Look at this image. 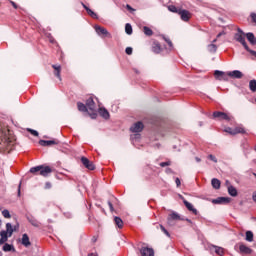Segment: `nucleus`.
I'll list each match as a JSON object with an SVG mask.
<instances>
[{
    "label": "nucleus",
    "instance_id": "13d9d810",
    "mask_svg": "<svg viewBox=\"0 0 256 256\" xmlns=\"http://www.w3.org/2000/svg\"><path fill=\"white\" fill-rule=\"evenodd\" d=\"M166 173H168V174H169V173H173V170H172L171 168H167V169H166Z\"/></svg>",
    "mask_w": 256,
    "mask_h": 256
},
{
    "label": "nucleus",
    "instance_id": "1a4fd4ad",
    "mask_svg": "<svg viewBox=\"0 0 256 256\" xmlns=\"http://www.w3.org/2000/svg\"><path fill=\"white\" fill-rule=\"evenodd\" d=\"M143 122H136L130 127L131 133H141L143 131Z\"/></svg>",
    "mask_w": 256,
    "mask_h": 256
},
{
    "label": "nucleus",
    "instance_id": "bb28decb",
    "mask_svg": "<svg viewBox=\"0 0 256 256\" xmlns=\"http://www.w3.org/2000/svg\"><path fill=\"white\" fill-rule=\"evenodd\" d=\"M28 221L31 223V225H33V227H40L41 225V223H39V221H37V219L34 217H28Z\"/></svg>",
    "mask_w": 256,
    "mask_h": 256
},
{
    "label": "nucleus",
    "instance_id": "9d476101",
    "mask_svg": "<svg viewBox=\"0 0 256 256\" xmlns=\"http://www.w3.org/2000/svg\"><path fill=\"white\" fill-rule=\"evenodd\" d=\"M140 254L142 256H155V251L153 250V248L143 246L142 248H140Z\"/></svg>",
    "mask_w": 256,
    "mask_h": 256
},
{
    "label": "nucleus",
    "instance_id": "680f3d73",
    "mask_svg": "<svg viewBox=\"0 0 256 256\" xmlns=\"http://www.w3.org/2000/svg\"><path fill=\"white\" fill-rule=\"evenodd\" d=\"M140 138H141V135H139V134L134 135V139H140Z\"/></svg>",
    "mask_w": 256,
    "mask_h": 256
},
{
    "label": "nucleus",
    "instance_id": "2f4dec72",
    "mask_svg": "<svg viewBox=\"0 0 256 256\" xmlns=\"http://www.w3.org/2000/svg\"><path fill=\"white\" fill-rule=\"evenodd\" d=\"M249 89L252 91V93L256 92V80H250Z\"/></svg>",
    "mask_w": 256,
    "mask_h": 256
},
{
    "label": "nucleus",
    "instance_id": "603ef678",
    "mask_svg": "<svg viewBox=\"0 0 256 256\" xmlns=\"http://www.w3.org/2000/svg\"><path fill=\"white\" fill-rule=\"evenodd\" d=\"M126 9H128V11H135V9H133L129 4L126 5Z\"/></svg>",
    "mask_w": 256,
    "mask_h": 256
},
{
    "label": "nucleus",
    "instance_id": "e433bc0d",
    "mask_svg": "<svg viewBox=\"0 0 256 256\" xmlns=\"http://www.w3.org/2000/svg\"><path fill=\"white\" fill-rule=\"evenodd\" d=\"M144 33L148 36L151 37V35H153V30H151V28L144 26Z\"/></svg>",
    "mask_w": 256,
    "mask_h": 256
},
{
    "label": "nucleus",
    "instance_id": "69168bd1",
    "mask_svg": "<svg viewBox=\"0 0 256 256\" xmlns=\"http://www.w3.org/2000/svg\"><path fill=\"white\" fill-rule=\"evenodd\" d=\"M226 185H228V187H229V185H231L229 180H226Z\"/></svg>",
    "mask_w": 256,
    "mask_h": 256
},
{
    "label": "nucleus",
    "instance_id": "72a5a7b5",
    "mask_svg": "<svg viewBox=\"0 0 256 256\" xmlns=\"http://www.w3.org/2000/svg\"><path fill=\"white\" fill-rule=\"evenodd\" d=\"M125 32L127 33V35H133V27L131 26V24L127 23L125 25Z\"/></svg>",
    "mask_w": 256,
    "mask_h": 256
},
{
    "label": "nucleus",
    "instance_id": "c756f323",
    "mask_svg": "<svg viewBox=\"0 0 256 256\" xmlns=\"http://www.w3.org/2000/svg\"><path fill=\"white\" fill-rule=\"evenodd\" d=\"M153 53H161V44L160 43H154L152 47Z\"/></svg>",
    "mask_w": 256,
    "mask_h": 256
},
{
    "label": "nucleus",
    "instance_id": "f704fd0d",
    "mask_svg": "<svg viewBox=\"0 0 256 256\" xmlns=\"http://www.w3.org/2000/svg\"><path fill=\"white\" fill-rule=\"evenodd\" d=\"M246 241H248L249 243H252V241H253V232L252 231L246 232Z\"/></svg>",
    "mask_w": 256,
    "mask_h": 256
},
{
    "label": "nucleus",
    "instance_id": "79ce46f5",
    "mask_svg": "<svg viewBox=\"0 0 256 256\" xmlns=\"http://www.w3.org/2000/svg\"><path fill=\"white\" fill-rule=\"evenodd\" d=\"M126 55H133V48L132 47H127L125 49Z\"/></svg>",
    "mask_w": 256,
    "mask_h": 256
},
{
    "label": "nucleus",
    "instance_id": "cd10ccee",
    "mask_svg": "<svg viewBox=\"0 0 256 256\" xmlns=\"http://www.w3.org/2000/svg\"><path fill=\"white\" fill-rule=\"evenodd\" d=\"M233 135H237L239 133L245 134V128H243V126H238L234 128V132H232Z\"/></svg>",
    "mask_w": 256,
    "mask_h": 256
},
{
    "label": "nucleus",
    "instance_id": "c85d7f7f",
    "mask_svg": "<svg viewBox=\"0 0 256 256\" xmlns=\"http://www.w3.org/2000/svg\"><path fill=\"white\" fill-rule=\"evenodd\" d=\"M78 111H81L82 113L87 112V105L83 104L82 102L77 103Z\"/></svg>",
    "mask_w": 256,
    "mask_h": 256
},
{
    "label": "nucleus",
    "instance_id": "aec40b11",
    "mask_svg": "<svg viewBox=\"0 0 256 256\" xmlns=\"http://www.w3.org/2000/svg\"><path fill=\"white\" fill-rule=\"evenodd\" d=\"M228 194L231 197H237V195H238L237 188H235L233 185H229L228 186Z\"/></svg>",
    "mask_w": 256,
    "mask_h": 256
},
{
    "label": "nucleus",
    "instance_id": "a19ab883",
    "mask_svg": "<svg viewBox=\"0 0 256 256\" xmlns=\"http://www.w3.org/2000/svg\"><path fill=\"white\" fill-rule=\"evenodd\" d=\"M160 229L163 231L166 237H171V234H169V231H167L163 225H160Z\"/></svg>",
    "mask_w": 256,
    "mask_h": 256
},
{
    "label": "nucleus",
    "instance_id": "5701e85b",
    "mask_svg": "<svg viewBox=\"0 0 256 256\" xmlns=\"http://www.w3.org/2000/svg\"><path fill=\"white\" fill-rule=\"evenodd\" d=\"M114 223L118 229H123V220L120 217H114Z\"/></svg>",
    "mask_w": 256,
    "mask_h": 256
},
{
    "label": "nucleus",
    "instance_id": "9b49d317",
    "mask_svg": "<svg viewBox=\"0 0 256 256\" xmlns=\"http://www.w3.org/2000/svg\"><path fill=\"white\" fill-rule=\"evenodd\" d=\"M178 15H180L182 21H189L191 19V13L187 10L180 9Z\"/></svg>",
    "mask_w": 256,
    "mask_h": 256
},
{
    "label": "nucleus",
    "instance_id": "6e6552de",
    "mask_svg": "<svg viewBox=\"0 0 256 256\" xmlns=\"http://www.w3.org/2000/svg\"><path fill=\"white\" fill-rule=\"evenodd\" d=\"M94 29H95L97 35H99V36L104 35V37H111V34L109 33V31H107V29H105L104 27L96 25V26H94Z\"/></svg>",
    "mask_w": 256,
    "mask_h": 256
},
{
    "label": "nucleus",
    "instance_id": "393cba45",
    "mask_svg": "<svg viewBox=\"0 0 256 256\" xmlns=\"http://www.w3.org/2000/svg\"><path fill=\"white\" fill-rule=\"evenodd\" d=\"M213 248L215 249L216 255H220V256L225 255V249H223V247L213 246Z\"/></svg>",
    "mask_w": 256,
    "mask_h": 256
},
{
    "label": "nucleus",
    "instance_id": "2eb2a0df",
    "mask_svg": "<svg viewBox=\"0 0 256 256\" xmlns=\"http://www.w3.org/2000/svg\"><path fill=\"white\" fill-rule=\"evenodd\" d=\"M39 145L42 147H51V145H57V141L55 140H40Z\"/></svg>",
    "mask_w": 256,
    "mask_h": 256
},
{
    "label": "nucleus",
    "instance_id": "7ed1b4c3",
    "mask_svg": "<svg viewBox=\"0 0 256 256\" xmlns=\"http://www.w3.org/2000/svg\"><path fill=\"white\" fill-rule=\"evenodd\" d=\"M13 231V225H11V223H7L6 230H2L0 232V245L7 243L9 237H12L13 235Z\"/></svg>",
    "mask_w": 256,
    "mask_h": 256
},
{
    "label": "nucleus",
    "instance_id": "b1692460",
    "mask_svg": "<svg viewBox=\"0 0 256 256\" xmlns=\"http://www.w3.org/2000/svg\"><path fill=\"white\" fill-rule=\"evenodd\" d=\"M99 114L101 115V117H103V119H109V111H107V109L100 108Z\"/></svg>",
    "mask_w": 256,
    "mask_h": 256
},
{
    "label": "nucleus",
    "instance_id": "864d4df0",
    "mask_svg": "<svg viewBox=\"0 0 256 256\" xmlns=\"http://www.w3.org/2000/svg\"><path fill=\"white\" fill-rule=\"evenodd\" d=\"M252 199H253L254 203H256V191L253 192V194H252Z\"/></svg>",
    "mask_w": 256,
    "mask_h": 256
},
{
    "label": "nucleus",
    "instance_id": "39448f33",
    "mask_svg": "<svg viewBox=\"0 0 256 256\" xmlns=\"http://www.w3.org/2000/svg\"><path fill=\"white\" fill-rule=\"evenodd\" d=\"M214 119H220V121H231V117L225 112L216 111L213 113Z\"/></svg>",
    "mask_w": 256,
    "mask_h": 256
},
{
    "label": "nucleus",
    "instance_id": "4d7b16f0",
    "mask_svg": "<svg viewBox=\"0 0 256 256\" xmlns=\"http://www.w3.org/2000/svg\"><path fill=\"white\" fill-rule=\"evenodd\" d=\"M82 7H84L85 11H87V9H89V7H87V5H85V3H81Z\"/></svg>",
    "mask_w": 256,
    "mask_h": 256
},
{
    "label": "nucleus",
    "instance_id": "6e6d98bb",
    "mask_svg": "<svg viewBox=\"0 0 256 256\" xmlns=\"http://www.w3.org/2000/svg\"><path fill=\"white\" fill-rule=\"evenodd\" d=\"M222 35H225V32H220L217 34V39H219V37H221Z\"/></svg>",
    "mask_w": 256,
    "mask_h": 256
},
{
    "label": "nucleus",
    "instance_id": "6ab92c4d",
    "mask_svg": "<svg viewBox=\"0 0 256 256\" xmlns=\"http://www.w3.org/2000/svg\"><path fill=\"white\" fill-rule=\"evenodd\" d=\"M54 68V75L61 81V65H52Z\"/></svg>",
    "mask_w": 256,
    "mask_h": 256
},
{
    "label": "nucleus",
    "instance_id": "dca6fc26",
    "mask_svg": "<svg viewBox=\"0 0 256 256\" xmlns=\"http://www.w3.org/2000/svg\"><path fill=\"white\" fill-rule=\"evenodd\" d=\"M86 107L90 110V111H95L96 106H95V101L93 100L92 97L88 98L86 100Z\"/></svg>",
    "mask_w": 256,
    "mask_h": 256
},
{
    "label": "nucleus",
    "instance_id": "e2e57ef3",
    "mask_svg": "<svg viewBox=\"0 0 256 256\" xmlns=\"http://www.w3.org/2000/svg\"><path fill=\"white\" fill-rule=\"evenodd\" d=\"M195 159H196L197 163H201V158L196 157Z\"/></svg>",
    "mask_w": 256,
    "mask_h": 256
},
{
    "label": "nucleus",
    "instance_id": "49530a36",
    "mask_svg": "<svg viewBox=\"0 0 256 256\" xmlns=\"http://www.w3.org/2000/svg\"><path fill=\"white\" fill-rule=\"evenodd\" d=\"M226 133H229L230 135H233L234 129L233 128H226L225 129Z\"/></svg>",
    "mask_w": 256,
    "mask_h": 256
},
{
    "label": "nucleus",
    "instance_id": "338daca9",
    "mask_svg": "<svg viewBox=\"0 0 256 256\" xmlns=\"http://www.w3.org/2000/svg\"><path fill=\"white\" fill-rule=\"evenodd\" d=\"M186 221H187L188 223H192L191 219H189V218H187Z\"/></svg>",
    "mask_w": 256,
    "mask_h": 256
},
{
    "label": "nucleus",
    "instance_id": "7c9ffc66",
    "mask_svg": "<svg viewBox=\"0 0 256 256\" xmlns=\"http://www.w3.org/2000/svg\"><path fill=\"white\" fill-rule=\"evenodd\" d=\"M86 12L88 13V15L90 17H92V19H99V16H97V13H95L93 10H91L90 8H86Z\"/></svg>",
    "mask_w": 256,
    "mask_h": 256
},
{
    "label": "nucleus",
    "instance_id": "a211bd4d",
    "mask_svg": "<svg viewBox=\"0 0 256 256\" xmlns=\"http://www.w3.org/2000/svg\"><path fill=\"white\" fill-rule=\"evenodd\" d=\"M21 243L24 247H30L31 241L29 240V235L23 234L22 239H21Z\"/></svg>",
    "mask_w": 256,
    "mask_h": 256
},
{
    "label": "nucleus",
    "instance_id": "de8ad7c7",
    "mask_svg": "<svg viewBox=\"0 0 256 256\" xmlns=\"http://www.w3.org/2000/svg\"><path fill=\"white\" fill-rule=\"evenodd\" d=\"M250 17H251L252 21L254 23H256V13H251Z\"/></svg>",
    "mask_w": 256,
    "mask_h": 256
},
{
    "label": "nucleus",
    "instance_id": "774afa93",
    "mask_svg": "<svg viewBox=\"0 0 256 256\" xmlns=\"http://www.w3.org/2000/svg\"><path fill=\"white\" fill-rule=\"evenodd\" d=\"M96 116H97V114H93L92 115V119H95Z\"/></svg>",
    "mask_w": 256,
    "mask_h": 256
},
{
    "label": "nucleus",
    "instance_id": "412c9836",
    "mask_svg": "<svg viewBox=\"0 0 256 256\" xmlns=\"http://www.w3.org/2000/svg\"><path fill=\"white\" fill-rule=\"evenodd\" d=\"M246 38L249 41V43H251V45H256V38H255V35L253 33L248 32L246 34Z\"/></svg>",
    "mask_w": 256,
    "mask_h": 256
},
{
    "label": "nucleus",
    "instance_id": "ea45409f",
    "mask_svg": "<svg viewBox=\"0 0 256 256\" xmlns=\"http://www.w3.org/2000/svg\"><path fill=\"white\" fill-rule=\"evenodd\" d=\"M27 131L31 133V135H33L34 137H39V132H37L36 130L28 128Z\"/></svg>",
    "mask_w": 256,
    "mask_h": 256
},
{
    "label": "nucleus",
    "instance_id": "0e129e2a",
    "mask_svg": "<svg viewBox=\"0 0 256 256\" xmlns=\"http://www.w3.org/2000/svg\"><path fill=\"white\" fill-rule=\"evenodd\" d=\"M88 256H97V254L96 253H91Z\"/></svg>",
    "mask_w": 256,
    "mask_h": 256
},
{
    "label": "nucleus",
    "instance_id": "ddd939ff",
    "mask_svg": "<svg viewBox=\"0 0 256 256\" xmlns=\"http://www.w3.org/2000/svg\"><path fill=\"white\" fill-rule=\"evenodd\" d=\"M228 77H232V79H242L243 78V72L239 70H233L228 72Z\"/></svg>",
    "mask_w": 256,
    "mask_h": 256
},
{
    "label": "nucleus",
    "instance_id": "f03ea898",
    "mask_svg": "<svg viewBox=\"0 0 256 256\" xmlns=\"http://www.w3.org/2000/svg\"><path fill=\"white\" fill-rule=\"evenodd\" d=\"M30 173L34 175H41L42 177H49L50 173H53V169L49 166L39 165L30 168Z\"/></svg>",
    "mask_w": 256,
    "mask_h": 256
},
{
    "label": "nucleus",
    "instance_id": "a18cd8bd",
    "mask_svg": "<svg viewBox=\"0 0 256 256\" xmlns=\"http://www.w3.org/2000/svg\"><path fill=\"white\" fill-rule=\"evenodd\" d=\"M208 159H210V161H213L214 163H217V158L215 156H213V154H210L208 156Z\"/></svg>",
    "mask_w": 256,
    "mask_h": 256
},
{
    "label": "nucleus",
    "instance_id": "c9c22d12",
    "mask_svg": "<svg viewBox=\"0 0 256 256\" xmlns=\"http://www.w3.org/2000/svg\"><path fill=\"white\" fill-rule=\"evenodd\" d=\"M225 72L221 71V70H215L214 72V77L216 79H219V81L221 80V76L224 75Z\"/></svg>",
    "mask_w": 256,
    "mask_h": 256
},
{
    "label": "nucleus",
    "instance_id": "0eeeda50",
    "mask_svg": "<svg viewBox=\"0 0 256 256\" xmlns=\"http://www.w3.org/2000/svg\"><path fill=\"white\" fill-rule=\"evenodd\" d=\"M81 163L86 167V169H89V171H95V164L87 159V157H82Z\"/></svg>",
    "mask_w": 256,
    "mask_h": 256
},
{
    "label": "nucleus",
    "instance_id": "052dcab7",
    "mask_svg": "<svg viewBox=\"0 0 256 256\" xmlns=\"http://www.w3.org/2000/svg\"><path fill=\"white\" fill-rule=\"evenodd\" d=\"M46 189H51V183L49 182L46 183Z\"/></svg>",
    "mask_w": 256,
    "mask_h": 256
},
{
    "label": "nucleus",
    "instance_id": "473e14b6",
    "mask_svg": "<svg viewBox=\"0 0 256 256\" xmlns=\"http://www.w3.org/2000/svg\"><path fill=\"white\" fill-rule=\"evenodd\" d=\"M168 10L171 11V13H177L179 15L181 8H177L175 5H170L168 6Z\"/></svg>",
    "mask_w": 256,
    "mask_h": 256
},
{
    "label": "nucleus",
    "instance_id": "37998d69",
    "mask_svg": "<svg viewBox=\"0 0 256 256\" xmlns=\"http://www.w3.org/2000/svg\"><path fill=\"white\" fill-rule=\"evenodd\" d=\"M220 81H229L228 74H225V72H224V75L221 76Z\"/></svg>",
    "mask_w": 256,
    "mask_h": 256
},
{
    "label": "nucleus",
    "instance_id": "c03bdc74",
    "mask_svg": "<svg viewBox=\"0 0 256 256\" xmlns=\"http://www.w3.org/2000/svg\"><path fill=\"white\" fill-rule=\"evenodd\" d=\"M169 165H171V161L161 162L160 163V167H169Z\"/></svg>",
    "mask_w": 256,
    "mask_h": 256
},
{
    "label": "nucleus",
    "instance_id": "58836bf2",
    "mask_svg": "<svg viewBox=\"0 0 256 256\" xmlns=\"http://www.w3.org/2000/svg\"><path fill=\"white\" fill-rule=\"evenodd\" d=\"M2 215L5 219H11V213L9 212V210H3Z\"/></svg>",
    "mask_w": 256,
    "mask_h": 256
},
{
    "label": "nucleus",
    "instance_id": "09e8293b",
    "mask_svg": "<svg viewBox=\"0 0 256 256\" xmlns=\"http://www.w3.org/2000/svg\"><path fill=\"white\" fill-rule=\"evenodd\" d=\"M175 183L177 187H181V180L179 178L175 179Z\"/></svg>",
    "mask_w": 256,
    "mask_h": 256
},
{
    "label": "nucleus",
    "instance_id": "8fccbe9b",
    "mask_svg": "<svg viewBox=\"0 0 256 256\" xmlns=\"http://www.w3.org/2000/svg\"><path fill=\"white\" fill-rule=\"evenodd\" d=\"M166 43H168L169 47H173V42L169 40V38H164Z\"/></svg>",
    "mask_w": 256,
    "mask_h": 256
},
{
    "label": "nucleus",
    "instance_id": "a878e982",
    "mask_svg": "<svg viewBox=\"0 0 256 256\" xmlns=\"http://www.w3.org/2000/svg\"><path fill=\"white\" fill-rule=\"evenodd\" d=\"M181 219V216L177 214V212H173L172 214L169 215L168 221H179Z\"/></svg>",
    "mask_w": 256,
    "mask_h": 256
},
{
    "label": "nucleus",
    "instance_id": "f3484780",
    "mask_svg": "<svg viewBox=\"0 0 256 256\" xmlns=\"http://www.w3.org/2000/svg\"><path fill=\"white\" fill-rule=\"evenodd\" d=\"M3 245L4 246L2 248V251H4L5 253H9L10 251H12V253H15V246H13L12 244L4 243Z\"/></svg>",
    "mask_w": 256,
    "mask_h": 256
},
{
    "label": "nucleus",
    "instance_id": "4c0bfd02",
    "mask_svg": "<svg viewBox=\"0 0 256 256\" xmlns=\"http://www.w3.org/2000/svg\"><path fill=\"white\" fill-rule=\"evenodd\" d=\"M208 51L210 53H215L217 51V45H215V44L208 45Z\"/></svg>",
    "mask_w": 256,
    "mask_h": 256
},
{
    "label": "nucleus",
    "instance_id": "4be33fe9",
    "mask_svg": "<svg viewBox=\"0 0 256 256\" xmlns=\"http://www.w3.org/2000/svg\"><path fill=\"white\" fill-rule=\"evenodd\" d=\"M211 185L214 189H221V181L217 178L211 180Z\"/></svg>",
    "mask_w": 256,
    "mask_h": 256
},
{
    "label": "nucleus",
    "instance_id": "20e7f679",
    "mask_svg": "<svg viewBox=\"0 0 256 256\" xmlns=\"http://www.w3.org/2000/svg\"><path fill=\"white\" fill-rule=\"evenodd\" d=\"M245 37H246L245 32H243L241 28H238L237 33L234 35L235 41H237L238 43H241V45H243L246 51H251V49H249V46L247 45V42L245 41Z\"/></svg>",
    "mask_w": 256,
    "mask_h": 256
},
{
    "label": "nucleus",
    "instance_id": "bf43d9fd",
    "mask_svg": "<svg viewBox=\"0 0 256 256\" xmlns=\"http://www.w3.org/2000/svg\"><path fill=\"white\" fill-rule=\"evenodd\" d=\"M11 5L14 7V9H17V4L13 1H11Z\"/></svg>",
    "mask_w": 256,
    "mask_h": 256
},
{
    "label": "nucleus",
    "instance_id": "4468645a",
    "mask_svg": "<svg viewBox=\"0 0 256 256\" xmlns=\"http://www.w3.org/2000/svg\"><path fill=\"white\" fill-rule=\"evenodd\" d=\"M183 203L185 205V207L188 209V211L193 212L194 215H197L199 212L197 211V209H195V207L193 206V204H191V202L187 201V200H183Z\"/></svg>",
    "mask_w": 256,
    "mask_h": 256
},
{
    "label": "nucleus",
    "instance_id": "f8f14e48",
    "mask_svg": "<svg viewBox=\"0 0 256 256\" xmlns=\"http://www.w3.org/2000/svg\"><path fill=\"white\" fill-rule=\"evenodd\" d=\"M239 251L240 253H242L243 255H251V253H253V249L249 248L247 245L245 244H240L239 245Z\"/></svg>",
    "mask_w": 256,
    "mask_h": 256
},
{
    "label": "nucleus",
    "instance_id": "f257e3e1",
    "mask_svg": "<svg viewBox=\"0 0 256 256\" xmlns=\"http://www.w3.org/2000/svg\"><path fill=\"white\" fill-rule=\"evenodd\" d=\"M15 145V136L7 128H0V149L11 150Z\"/></svg>",
    "mask_w": 256,
    "mask_h": 256
},
{
    "label": "nucleus",
    "instance_id": "423d86ee",
    "mask_svg": "<svg viewBox=\"0 0 256 256\" xmlns=\"http://www.w3.org/2000/svg\"><path fill=\"white\" fill-rule=\"evenodd\" d=\"M212 203L214 205H228V203H231V198H229V197H218L216 199H213Z\"/></svg>",
    "mask_w": 256,
    "mask_h": 256
},
{
    "label": "nucleus",
    "instance_id": "3c124183",
    "mask_svg": "<svg viewBox=\"0 0 256 256\" xmlns=\"http://www.w3.org/2000/svg\"><path fill=\"white\" fill-rule=\"evenodd\" d=\"M18 197H21V182L19 183V186H18Z\"/></svg>",
    "mask_w": 256,
    "mask_h": 256
},
{
    "label": "nucleus",
    "instance_id": "5fc2aeb1",
    "mask_svg": "<svg viewBox=\"0 0 256 256\" xmlns=\"http://www.w3.org/2000/svg\"><path fill=\"white\" fill-rule=\"evenodd\" d=\"M108 205H109L110 211H113V204L111 202H108Z\"/></svg>",
    "mask_w": 256,
    "mask_h": 256
}]
</instances>
